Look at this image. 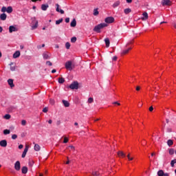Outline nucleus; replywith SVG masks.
Instances as JSON below:
<instances>
[{
  "label": "nucleus",
  "instance_id": "7c9ffc66",
  "mask_svg": "<svg viewBox=\"0 0 176 176\" xmlns=\"http://www.w3.org/2000/svg\"><path fill=\"white\" fill-rule=\"evenodd\" d=\"M63 23V18L60 19L59 20L56 21V25H58V24H61Z\"/></svg>",
  "mask_w": 176,
  "mask_h": 176
},
{
  "label": "nucleus",
  "instance_id": "2f4dec72",
  "mask_svg": "<svg viewBox=\"0 0 176 176\" xmlns=\"http://www.w3.org/2000/svg\"><path fill=\"white\" fill-rule=\"evenodd\" d=\"M3 134H5V135H8V134H10V130L9 129H5L3 131Z\"/></svg>",
  "mask_w": 176,
  "mask_h": 176
},
{
  "label": "nucleus",
  "instance_id": "8fccbe9b",
  "mask_svg": "<svg viewBox=\"0 0 176 176\" xmlns=\"http://www.w3.org/2000/svg\"><path fill=\"white\" fill-rule=\"evenodd\" d=\"M63 142L64 144H67V142H68V139L67 138H65Z\"/></svg>",
  "mask_w": 176,
  "mask_h": 176
},
{
  "label": "nucleus",
  "instance_id": "5fc2aeb1",
  "mask_svg": "<svg viewBox=\"0 0 176 176\" xmlns=\"http://www.w3.org/2000/svg\"><path fill=\"white\" fill-rule=\"evenodd\" d=\"M23 146H23V144H20V145L19 146V149H23Z\"/></svg>",
  "mask_w": 176,
  "mask_h": 176
},
{
  "label": "nucleus",
  "instance_id": "c85d7f7f",
  "mask_svg": "<svg viewBox=\"0 0 176 176\" xmlns=\"http://www.w3.org/2000/svg\"><path fill=\"white\" fill-rule=\"evenodd\" d=\"M65 82V79L64 78L61 77L58 78V83L63 84Z\"/></svg>",
  "mask_w": 176,
  "mask_h": 176
},
{
  "label": "nucleus",
  "instance_id": "a19ab883",
  "mask_svg": "<svg viewBox=\"0 0 176 176\" xmlns=\"http://www.w3.org/2000/svg\"><path fill=\"white\" fill-rule=\"evenodd\" d=\"M94 101V99L93 98H88V102L89 104H91Z\"/></svg>",
  "mask_w": 176,
  "mask_h": 176
},
{
  "label": "nucleus",
  "instance_id": "79ce46f5",
  "mask_svg": "<svg viewBox=\"0 0 176 176\" xmlns=\"http://www.w3.org/2000/svg\"><path fill=\"white\" fill-rule=\"evenodd\" d=\"M46 65H49V67H52V65H53V63H52V62H50V60H47L46 62Z\"/></svg>",
  "mask_w": 176,
  "mask_h": 176
},
{
  "label": "nucleus",
  "instance_id": "4c0bfd02",
  "mask_svg": "<svg viewBox=\"0 0 176 176\" xmlns=\"http://www.w3.org/2000/svg\"><path fill=\"white\" fill-rule=\"evenodd\" d=\"M65 47H66V49H69L70 47H71V44L69 43V42H67L66 43H65Z\"/></svg>",
  "mask_w": 176,
  "mask_h": 176
},
{
  "label": "nucleus",
  "instance_id": "cd10ccee",
  "mask_svg": "<svg viewBox=\"0 0 176 176\" xmlns=\"http://www.w3.org/2000/svg\"><path fill=\"white\" fill-rule=\"evenodd\" d=\"M173 144H174V142L173 141V140H168L167 141V144L168 146H171Z\"/></svg>",
  "mask_w": 176,
  "mask_h": 176
},
{
  "label": "nucleus",
  "instance_id": "052dcab7",
  "mask_svg": "<svg viewBox=\"0 0 176 176\" xmlns=\"http://www.w3.org/2000/svg\"><path fill=\"white\" fill-rule=\"evenodd\" d=\"M133 2V0H126L127 3H131Z\"/></svg>",
  "mask_w": 176,
  "mask_h": 176
},
{
  "label": "nucleus",
  "instance_id": "13d9d810",
  "mask_svg": "<svg viewBox=\"0 0 176 176\" xmlns=\"http://www.w3.org/2000/svg\"><path fill=\"white\" fill-rule=\"evenodd\" d=\"M69 148L74 150V149H75V147L74 146H69Z\"/></svg>",
  "mask_w": 176,
  "mask_h": 176
},
{
  "label": "nucleus",
  "instance_id": "f03ea898",
  "mask_svg": "<svg viewBox=\"0 0 176 176\" xmlns=\"http://www.w3.org/2000/svg\"><path fill=\"white\" fill-rule=\"evenodd\" d=\"M69 89H71L72 90H78L79 89V83L77 81L73 82L69 85Z\"/></svg>",
  "mask_w": 176,
  "mask_h": 176
},
{
  "label": "nucleus",
  "instance_id": "4d7b16f0",
  "mask_svg": "<svg viewBox=\"0 0 176 176\" xmlns=\"http://www.w3.org/2000/svg\"><path fill=\"white\" fill-rule=\"evenodd\" d=\"M149 111H150V112H152V111H153V107H149Z\"/></svg>",
  "mask_w": 176,
  "mask_h": 176
},
{
  "label": "nucleus",
  "instance_id": "1a4fd4ad",
  "mask_svg": "<svg viewBox=\"0 0 176 176\" xmlns=\"http://www.w3.org/2000/svg\"><path fill=\"white\" fill-rule=\"evenodd\" d=\"M32 20L35 23V24L32 26V30H36V28H38V21L35 17L32 18Z\"/></svg>",
  "mask_w": 176,
  "mask_h": 176
},
{
  "label": "nucleus",
  "instance_id": "6e6552de",
  "mask_svg": "<svg viewBox=\"0 0 176 176\" xmlns=\"http://www.w3.org/2000/svg\"><path fill=\"white\" fill-rule=\"evenodd\" d=\"M17 31H18L17 28L14 27V25H10L9 27V32L10 34H12V32H16Z\"/></svg>",
  "mask_w": 176,
  "mask_h": 176
},
{
  "label": "nucleus",
  "instance_id": "de8ad7c7",
  "mask_svg": "<svg viewBox=\"0 0 176 176\" xmlns=\"http://www.w3.org/2000/svg\"><path fill=\"white\" fill-rule=\"evenodd\" d=\"M113 105H120V103L119 102H112Z\"/></svg>",
  "mask_w": 176,
  "mask_h": 176
},
{
  "label": "nucleus",
  "instance_id": "680f3d73",
  "mask_svg": "<svg viewBox=\"0 0 176 176\" xmlns=\"http://www.w3.org/2000/svg\"><path fill=\"white\" fill-rule=\"evenodd\" d=\"M74 126H77V129H79V126H78V122H75L74 123Z\"/></svg>",
  "mask_w": 176,
  "mask_h": 176
},
{
  "label": "nucleus",
  "instance_id": "39448f33",
  "mask_svg": "<svg viewBox=\"0 0 176 176\" xmlns=\"http://www.w3.org/2000/svg\"><path fill=\"white\" fill-rule=\"evenodd\" d=\"M161 3H162V6H170L171 1H170V0H162Z\"/></svg>",
  "mask_w": 176,
  "mask_h": 176
},
{
  "label": "nucleus",
  "instance_id": "3c124183",
  "mask_svg": "<svg viewBox=\"0 0 176 176\" xmlns=\"http://www.w3.org/2000/svg\"><path fill=\"white\" fill-rule=\"evenodd\" d=\"M140 90H141V87L137 86V87H136V91H140Z\"/></svg>",
  "mask_w": 176,
  "mask_h": 176
},
{
  "label": "nucleus",
  "instance_id": "f8f14e48",
  "mask_svg": "<svg viewBox=\"0 0 176 176\" xmlns=\"http://www.w3.org/2000/svg\"><path fill=\"white\" fill-rule=\"evenodd\" d=\"M56 12L60 13L61 14H64V10L60 9V5L56 4Z\"/></svg>",
  "mask_w": 176,
  "mask_h": 176
},
{
  "label": "nucleus",
  "instance_id": "f3484780",
  "mask_svg": "<svg viewBox=\"0 0 176 176\" xmlns=\"http://www.w3.org/2000/svg\"><path fill=\"white\" fill-rule=\"evenodd\" d=\"M34 148V151H36V152H39V151H41V146H39V144H35Z\"/></svg>",
  "mask_w": 176,
  "mask_h": 176
},
{
  "label": "nucleus",
  "instance_id": "393cba45",
  "mask_svg": "<svg viewBox=\"0 0 176 176\" xmlns=\"http://www.w3.org/2000/svg\"><path fill=\"white\" fill-rule=\"evenodd\" d=\"M124 12L125 14H129V13H131V8H126L124 10Z\"/></svg>",
  "mask_w": 176,
  "mask_h": 176
},
{
  "label": "nucleus",
  "instance_id": "72a5a7b5",
  "mask_svg": "<svg viewBox=\"0 0 176 176\" xmlns=\"http://www.w3.org/2000/svg\"><path fill=\"white\" fill-rule=\"evenodd\" d=\"M94 16H98V9L94 10Z\"/></svg>",
  "mask_w": 176,
  "mask_h": 176
},
{
  "label": "nucleus",
  "instance_id": "864d4df0",
  "mask_svg": "<svg viewBox=\"0 0 176 176\" xmlns=\"http://www.w3.org/2000/svg\"><path fill=\"white\" fill-rule=\"evenodd\" d=\"M56 72H57V70H56V69L52 70V74H56Z\"/></svg>",
  "mask_w": 176,
  "mask_h": 176
},
{
  "label": "nucleus",
  "instance_id": "2eb2a0df",
  "mask_svg": "<svg viewBox=\"0 0 176 176\" xmlns=\"http://www.w3.org/2000/svg\"><path fill=\"white\" fill-rule=\"evenodd\" d=\"M22 174H27L28 173V168L27 166H23L21 168Z\"/></svg>",
  "mask_w": 176,
  "mask_h": 176
},
{
  "label": "nucleus",
  "instance_id": "6e6d98bb",
  "mask_svg": "<svg viewBox=\"0 0 176 176\" xmlns=\"http://www.w3.org/2000/svg\"><path fill=\"white\" fill-rule=\"evenodd\" d=\"M167 131H168V133H171V131H172L171 128H167Z\"/></svg>",
  "mask_w": 176,
  "mask_h": 176
},
{
  "label": "nucleus",
  "instance_id": "4468645a",
  "mask_svg": "<svg viewBox=\"0 0 176 176\" xmlns=\"http://www.w3.org/2000/svg\"><path fill=\"white\" fill-rule=\"evenodd\" d=\"M20 57V51H16L13 54V58H19Z\"/></svg>",
  "mask_w": 176,
  "mask_h": 176
},
{
  "label": "nucleus",
  "instance_id": "c03bdc74",
  "mask_svg": "<svg viewBox=\"0 0 176 176\" xmlns=\"http://www.w3.org/2000/svg\"><path fill=\"white\" fill-rule=\"evenodd\" d=\"M21 124L22 126H25L27 124V121H25V120H23L21 121Z\"/></svg>",
  "mask_w": 176,
  "mask_h": 176
},
{
  "label": "nucleus",
  "instance_id": "37998d69",
  "mask_svg": "<svg viewBox=\"0 0 176 176\" xmlns=\"http://www.w3.org/2000/svg\"><path fill=\"white\" fill-rule=\"evenodd\" d=\"M28 12H29V10L27 8H24L23 10V13H24L25 14H27L28 13Z\"/></svg>",
  "mask_w": 176,
  "mask_h": 176
},
{
  "label": "nucleus",
  "instance_id": "49530a36",
  "mask_svg": "<svg viewBox=\"0 0 176 176\" xmlns=\"http://www.w3.org/2000/svg\"><path fill=\"white\" fill-rule=\"evenodd\" d=\"M16 138H17V135L14 134V135H12V140H16Z\"/></svg>",
  "mask_w": 176,
  "mask_h": 176
},
{
  "label": "nucleus",
  "instance_id": "20e7f679",
  "mask_svg": "<svg viewBox=\"0 0 176 176\" xmlns=\"http://www.w3.org/2000/svg\"><path fill=\"white\" fill-rule=\"evenodd\" d=\"M104 21L108 24H111V23H113V21H115V18H113V16H108L104 19Z\"/></svg>",
  "mask_w": 176,
  "mask_h": 176
},
{
  "label": "nucleus",
  "instance_id": "0eeeda50",
  "mask_svg": "<svg viewBox=\"0 0 176 176\" xmlns=\"http://www.w3.org/2000/svg\"><path fill=\"white\" fill-rule=\"evenodd\" d=\"M0 146H1L2 148H6V146H8V141H6V140H1Z\"/></svg>",
  "mask_w": 176,
  "mask_h": 176
},
{
  "label": "nucleus",
  "instance_id": "a211bd4d",
  "mask_svg": "<svg viewBox=\"0 0 176 176\" xmlns=\"http://www.w3.org/2000/svg\"><path fill=\"white\" fill-rule=\"evenodd\" d=\"M143 17L142 18V20L145 21L148 20V12H144L142 14Z\"/></svg>",
  "mask_w": 176,
  "mask_h": 176
},
{
  "label": "nucleus",
  "instance_id": "9d476101",
  "mask_svg": "<svg viewBox=\"0 0 176 176\" xmlns=\"http://www.w3.org/2000/svg\"><path fill=\"white\" fill-rule=\"evenodd\" d=\"M43 57L44 60H50V56L49 55V52H44L43 54Z\"/></svg>",
  "mask_w": 176,
  "mask_h": 176
},
{
  "label": "nucleus",
  "instance_id": "b1692460",
  "mask_svg": "<svg viewBox=\"0 0 176 176\" xmlns=\"http://www.w3.org/2000/svg\"><path fill=\"white\" fill-rule=\"evenodd\" d=\"M120 5V1H117L113 4V8H118Z\"/></svg>",
  "mask_w": 176,
  "mask_h": 176
},
{
  "label": "nucleus",
  "instance_id": "c9c22d12",
  "mask_svg": "<svg viewBox=\"0 0 176 176\" xmlns=\"http://www.w3.org/2000/svg\"><path fill=\"white\" fill-rule=\"evenodd\" d=\"M175 151L174 148H169V155H174Z\"/></svg>",
  "mask_w": 176,
  "mask_h": 176
},
{
  "label": "nucleus",
  "instance_id": "7ed1b4c3",
  "mask_svg": "<svg viewBox=\"0 0 176 176\" xmlns=\"http://www.w3.org/2000/svg\"><path fill=\"white\" fill-rule=\"evenodd\" d=\"M65 68L69 69V71H72V62L71 60L65 63Z\"/></svg>",
  "mask_w": 176,
  "mask_h": 176
},
{
  "label": "nucleus",
  "instance_id": "4be33fe9",
  "mask_svg": "<svg viewBox=\"0 0 176 176\" xmlns=\"http://www.w3.org/2000/svg\"><path fill=\"white\" fill-rule=\"evenodd\" d=\"M104 42H105L106 47H108L111 43V42L109 41V38H106L104 39Z\"/></svg>",
  "mask_w": 176,
  "mask_h": 176
},
{
  "label": "nucleus",
  "instance_id": "a878e982",
  "mask_svg": "<svg viewBox=\"0 0 176 176\" xmlns=\"http://www.w3.org/2000/svg\"><path fill=\"white\" fill-rule=\"evenodd\" d=\"M157 175L158 176H164V171H163V170H160L157 172Z\"/></svg>",
  "mask_w": 176,
  "mask_h": 176
},
{
  "label": "nucleus",
  "instance_id": "dca6fc26",
  "mask_svg": "<svg viewBox=\"0 0 176 176\" xmlns=\"http://www.w3.org/2000/svg\"><path fill=\"white\" fill-rule=\"evenodd\" d=\"M118 156L119 157H126V154L124 153H123V151H118Z\"/></svg>",
  "mask_w": 176,
  "mask_h": 176
},
{
  "label": "nucleus",
  "instance_id": "bb28decb",
  "mask_svg": "<svg viewBox=\"0 0 176 176\" xmlns=\"http://www.w3.org/2000/svg\"><path fill=\"white\" fill-rule=\"evenodd\" d=\"M12 12H13V8L12 6H8L7 8V13H12Z\"/></svg>",
  "mask_w": 176,
  "mask_h": 176
},
{
  "label": "nucleus",
  "instance_id": "e2e57ef3",
  "mask_svg": "<svg viewBox=\"0 0 176 176\" xmlns=\"http://www.w3.org/2000/svg\"><path fill=\"white\" fill-rule=\"evenodd\" d=\"M48 123H49L50 124H52V123H53V121H52V120H50L48 121Z\"/></svg>",
  "mask_w": 176,
  "mask_h": 176
},
{
  "label": "nucleus",
  "instance_id": "c756f323",
  "mask_svg": "<svg viewBox=\"0 0 176 176\" xmlns=\"http://www.w3.org/2000/svg\"><path fill=\"white\" fill-rule=\"evenodd\" d=\"M130 50H131V47H129L127 50H123L122 54H127V53H129V52H130Z\"/></svg>",
  "mask_w": 176,
  "mask_h": 176
},
{
  "label": "nucleus",
  "instance_id": "09e8293b",
  "mask_svg": "<svg viewBox=\"0 0 176 176\" xmlns=\"http://www.w3.org/2000/svg\"><path fill=\"white\" fill-rule=\"evenodd\" d=\"M10 70L11 71H16V67L15 66H11L10 67Z\"/></svg>",
  "mask_w": 176,
  "mask_h": 176
},
{
  "label": "nucleus",
  "instance_id": "423d86ee",
  "mask_svg": "<svg viewBox=\"0 0 176 176\" xmlns=\"http://www.w3.org/2000/svg\"><path fill=\"white\" fill-rule=\"evenodd\" d=\"M20 168H21V165L20 164V161H16L14 164V169L16 171H20Z\"/></svg>",
  "mask_w": 176,
  "mask_h": 176
},
{
  "label": "nucleus",
  "instance_id": "0e129e2a",
  "mask_svg": "<svg viewBox=\"0 0 176 176\" xmlns=\"http://www.w3.org/2000/svg\"><path fill=\"white\" fill-rule=\"evenodd\" d=\"M3 31V28L1 26H0V32H2Z\"/></svg>",
  "mask_w": 176,
  "mask_h": 176
},
{
  "label": "nucleus",
  "instance_id": "e433bc0d",
  "mask_svg": "<svg viewBox=\"0 0 176 176\" xmlns=\"http://www.w3.org/2000/svg\"><path fill=\"white\" fill-rule=\"evenodd\" d=\"M4 119H6L7 120H9V119H10V114H6L4 116Z\"/></svg>",
  "mask_w": 176,
  "mask_h": 176
},
{
  "label": "nucleus",
  "instance_id": "aec40b11",
  "mask_svg": "<svg viewBox=\"0 0 176 176\" xmlns=\"http://www.w3.org/2000/svg\"><path fill=\"white\" fill-rule=\"evenodd\" d=\"M47 8H49V5H47V4H42L41 5L42 10H44V11L47 10Z\"/></svg>",
  "mask_w": 176,
  "mask_h": 176
},
{
  "label": "nucleus",
  "instance_id": "ddd939ff",
  "mask_svg": "<svg viewBox=\"0 0 176 176\" xmlns=\"http://www.w3.org/2000/svg\"><path fill=\"white\" fill-rule=\"evenodd\" d=\"M7 17H8V15H6L5 13H3L0 15V20H2V21H5Z\"/></svg>",
  "mask_w": 176,
  "mask_h": 176
},
{
  "label": "nucleus",
  "instance_id": "5701e85b",
  "mask_svg": "<svg viewBox=\"0 0 176 176\" xmlns=\"http://www.w3.org/2000/svg\"><path fill=\"white\" fill-rule=\"evenodd\" d=\"M63 104H64V106L66 107V108H68V107H69V102L67 100H63Z\"/></svg>",
  "mask_w": 176,
  "mask_h": 176
},
{
  "label": "nucleus",
  "instance_id": "9b49d317",
  "mask_svg": "<svg viewBox=\"0 0 176 176\" xmlns=\"http://www.w3.org/2000/svg\"><path fill=\"white\" fill-rule=\"evenodd\" d=\"M28 146H25V148L22 153V157L24 158L25 157L26 155H27V152H28Z\"/></svg>",
  "mask_w": 176,
  "mask_h": 176
},
{
  "label": "nucleus",
  "instance_id": "a18cd8bd",
  "mask_svg": "<svg viewBox=\"0 0 176 176\" xmlns=\"http://www.w3.org/2000/svg\"><path fill=\"white\" fill-rule=\"evenodd\" d=\"M49 111V109L47 107H45L43 109V112H44V113H47V112Z\"/></svg>",
  "mask_w": 176,
  "mask_h": 176
},
{
  "label": "nucleus",
  "instance_id": "f704fd0d",
  "mask_svg": "<svg viewBox=\"0 0 176 176\" xmlns=\"http://www.w3.org/2000/svg\"><path fill=\"white\" fill-rule=\"evenodd\" d=\"M92 175H93V176H101V175H100V173H99L98 172H97V171L93 172V173H92Z\"/></svg>",
  "mask_w": 176,
  "mask_h": 176
},
{
  "label": "nucleus",
  "instance_id": "69168bd1",
  "mask_svg": "<svg viewBox=\"0 0 176 176\" xmlns=\"http://www.w3.org/2000/svg\"><path fill=\"white\" fill-rule=\"evenodd\" d=\"M20 49H21V50H23V49H24V45H20Z\"/></svg>",
  "mask_w": 176,
  "mask_h": 176
},
{
  "label": "nucleus",
  "instance_id": "774afa93",
  "mask_svg": "<svg viewBox=\"0 0 176 176\" xmlns=\"http://www.w3.org/2000/svg\"><path fill=\"white\" fill-rule=\"evenodd\" d=\"M164 176H169L168 173H164Z\"/></svg>",
  "mask_w": 176,
  "mask_h": 176
},
{
  "label": "nucleus",
  "instance_id": "6ab92c4d",
  "mask_svg": "<svg viewBox=\"0 0 176 176\" xmlns=\"http://www.w3.org/2000/svg\"><path fill=\"white\" fill-rule=\"evenodd\" d=\"M8 85L10 86V87H14V84H13V80L12 79H8Z\"/></svg>",
  "mask_w": 176,
  "mask_h": 176
},
{
  "label": "nucleus",
  "instance_id": "f257e3e1",
  "mask_svg": "<svg viewBox=\"0 0 176 176\" xmlns=\"http://www.w3.org/2000/svg\"><path fill=\"white\" fill-rule=\"evenodd\" d=\"M108 25L107 23H100L97 25H96L94 28V32H97L98 34H100L101 32V30L102 28H105Z\"/></svg>",
  "mask_w": 176,
  "mask_h": 176
},
{
  "label": "nucleus",
  "instance_id": "58836bf2",
  "mask_svg": "<svg viewBox=\"0 0 176 176\" xmlns=\"http://www.w3.org/2000/svg\"><path fill=\"white\" fill-rule=\"evenodd\" d=\"M1 12L5 13V12H7V8L5 6L2 7Z\"/></svg>",
  "mask_w": 176,
  "mask_h": 176
},
{
  "label": "nucleus",
  "instance_id": "473e14b6",
  "mask_svg": "<svg viewBox=\"0 0 176 176\" xmlns=\"http://www.w3.org/2000/svg\"><path fill=\"white\" fill-rule=\"evenodd\" d=\"M175 163H176V159L173 160L170 162V166H171V167H174V164H175Z\"/></svg>",
  "mask_w": 176,
  "mask_h": 176
},
{
  "label": "nucleus",
  "instance_id": "412c9836",
  "mask_svg": "<svg viewBox=\"0 0 176 176\" xmlns=\"http://www.w3.org/2000/svg\"><path fill=\"white\" fill-rule=\"evenodd\" d=\"M71 27H76V19H74L70 23Z\"/></svg>",
  "mask_w": 176,
  "mask_h": 176
},
{
  "label": "nucleus",
  "instance_id": "338daca9",
  "mask_svg": "<svg viewBox=\"0 0 176 176\" xmlns=\"http://www.w3.org/2000/svg\"><path fill=\"white\" fill-rule=\"evenodd\" d=\"M155 155H156V153L155 152L151 153V156H155Z\"/></svg>",
  "mask_w": 176,
  "mask_h": 176
},
{
  "label": "nucleus",
  "instance_id": "603ef678",
  "mask_svg": "<svg viewBox=\"0 0 176 176\" xmlns=\"http://www.w3.org/2000/svg\"><path fill=\"white\" fill-rule=\"evenodd\" d=\"M118 60V56H115L113 57V61H116Z\"/></svg>",
  "mask_w": 176,
  "mask_h": 176
},
{
  "label": "nucleus",
  "instance_id": "bf43d9fd",
  "mask_svg": "<svg viewBox=\"0 0 176 176\" xmlns=\"http://www.w3.org/2000/svg\"><path fill=\"white\" fill-rule=\"evenodd\" d=\"M65 23H69V18L65 19Z\"/></svg>",
  "mask_w": 176,
  "mask_h": 176
},
{
  "label": "nucleus",
  "instance_id": "ea45409f",
  "mask_svg": "<svg viewBox=\"0 0 176 176\" xmlns=\"http://www.w3.org/2000/svg\"><path fill=\"white\" fill-rule=\"evenodd\" d=\"M71 42L72 43H75V42H76V37H72L71 38Z\"/></svg>",
  "mask_w": 176,
  "mask_h": 176
}]
</instances>
